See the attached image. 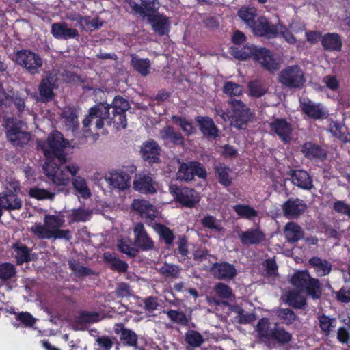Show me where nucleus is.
<instances>
[{"label":"nucleus","instance_id":"obj_25","mask_svg":"<svg viewBox=\"0 0 350 350\" xmlns=\"http://www.w3.org/2000/svg\"><path fill=\"white\" fill-rule=\"evenodd\" d=\"M148 16V21L151 24L154 31L161 36L168 33L170 26V21L168 17L159 13Z\"/></svg>","mask_w":350,"mask_h":350},{"label":"nucleus","instance_id":"obj_3","mask_svg":"<svg viewBox=\"0 0 350 350\" xmlns=\"http://www.w3.org/2000/svg\"><path fill=\"white\" fill-rule=\"evenodd\" d=\"M291 284L300 292L312 299H319L322 295V286L317 278L311 277L308 271H298L291 279Z\"/></svg>","mask_w":350,"mask_h":350},{"label":"nucleus","instance_id":"obj_16","mask_svg":"<svg viewBox=\"0 0 350 350\" xmlns=\"http://www.w3.org/2000/svg\"><path fill=\"white\" fill-rule=\"evenodd\" d=\"M306 208V204L299 198H290L282 206L284 216L288 219L299 218Z\"/></svg>","mask_w":350,"mask_h":350},{"label":"nucleus","instance_id":"obj_20","mask_svg":"<svg viewBox=\"0 0 350 350\" xmlns=\"http://www.w3.org/2000/svg\"><path fill=\"white\" fill-rule=\"evenodd\" d=\"M133 189L144 194L154 193L157 191L152 174H137L133 181Z\"/></svg>","mask_w":350,"mask_h":350},{"label":"nucleus","instance_id":"obj_47","mask_svg":"<svg viewBox=\"0 0 350 350\" xmlns=\"http://www.w3.org/2000/svg\"><path fill=\"white\" fill-rule=\"evenodd\" d=\"M233 210L241 218L252 219L258 216V211L248 204H236L233 206Z\"/></svg>","mask_w":350,"mask_h":350},{"label":"nucleus","instance_id":"obj_49","mask_svg":"<svg viewBox=\"0 0 350 350\" xmlns=\"http://www.w3.org/2000/svg\"><path fill=\"white\" fill-rule=\"evenodd\" d=\"M299 293V291H291L287 295L286 303L288 306L296 309H301L306 305V299Z\"/></svg>","mask_w":350,"mask_h":350},{"label":"nucleus","instance_id":"obj_59","mask_svg":"<svg viewBox=\"0 0 350 350\" xmlns=\"http://www.w3.org/2000/svg\"><path fill=\"white\" fill-rule=\"evenodd\" d=\"M347 128L337 121H332L329 125V132L333 136L341 139L345 140L346 139L345 133Z\"/></svg>","mask_w":350,"mask_h":350},{"label":"nucleus","instance_id":"obj_40","mask_svg":"<svg viewBox=\"0 0 350 350\" xmlns=\"http://www.w3.org/2000/svg\"><path fill=\"white\" fill-rule=\"evenodd\" d=\"M161 138L164 140L170 139L174 144L183 146L185 139L179 132L174 131L173 127L170 126H165L160 132Z\"/></svg>","mask_w":350,"mask_h":350},{"label":"nucleus","instance_id":"obj_18","mask_svg":"<svg viewBox=\"0 0 350 350\" xmlns=\"http://www.w3.org/2000/svg\"><path fill=\"white\" fill-rule=\"evenodd\" d=\"M195 120L204 137L211 139H215L219 137V130L211 118L198 116L196 117Z\"/></svg>","mask_w":350,"mask_h":350},{"label":"nucleus","instance_id":"obj_32","mask_svg":"<svg viewBox=\"0 0 350 350\" xmlns=\"http://www.w3.org/2000/svg\"><path fill=\"white\" fill-rule=\"evenodd\" d=\"M6 97V107H8L10 101L14 105L19 113H23L25 109L27 96L19 92H14L12 89L8 90Z\"/></svg>","mask_w":350,"mask_h":350},{"label":"nucleus","instance_id":"obj_36","mask_svg":"<svg viewBox=\"0 0 350 350\" xmlns=\"http://www.w3.org/2000/svg\"><path fill=\"white\" fill-rule=\"evenodd\" d=\"M105 261L109 264V268L112 271L119 273H125L127 271L129 265L125 261L120 260L113 254L105 252L103 255Z\"/></svg>","mask_w":350,"mask_h":350},{"label":"nucleus","instance_id":"obj_38","mask_svg":"<svg viewBox=\"0 0 350 350\" xmlns=\"http://www.w3.org/2000/svg\"><path fill=\"white\" fill-rule=\"evenodd\" d=\"M317 319L321 332L326 336H329L332 331L336 326V319L335 317H330L323 313L319 314Z\"/></svg>","mask_w":350,"mask_h":350},{"label":"nucleus","instance_id":"obj_6","mask_svg":"<svg viewBox=\"0 0 350 350\" xmlns=\"http://www.w3.org/2000/svg\"><path fill=\"white\" fill-rule=\"evenodd\" d=\"M196 176L200 179H206L207 172L202 163L196 161L181 162L176 174V179L185 182H191Z\"/></svg>","mask_w":350,"mask_h":350},{"label":"nucleus","instance_id":"obj_58","mask_svg":"<svg viewBox=\"0 0 350 350\" xmlns=\"http://www.w3.org/2000/svg\"><path fill=\"white\" fill-rule=\"evenodd\" d=\"M178 239L177 252L180 255V257L178 258V261L183 262L189 254L188 239L185 235L178 236Z\"/></svg>","mask_w":350,"mask_h":350},{"label":"nucleus","instance_id":"obj_35","mask_svg":"<svg viewBox=\"0 0 350 350\" xmlns=\"http://www.w3.org/2000/svg\"><path fill=\"white\" fill-rule=\"evenodd\" d=\"M214 169L219 183L225 187H230L232 183V178L230 176L231 169L224 163H218Z\"/></svg>","mask_w":350,"mask_h":350},{"label":"nucleus","instance_id":"obj_61","mask_svg":"<svg viewBox=\"0 0 350 350\" xmlns=\"http://www.w3.org/2000/svg\"><path fill=\"white\" fill-rule=\"evenodd\" d=\"M89 213L82 208L72 210V213L68 215L70 222L86 221L90 218Z\"/></svg>","mask_w":350,"mask_h":350},{"label":"nucleus","instance_id":"obj_62","mask_svg":"<svg viewBox=\"0 0 350 350\" xmlns=\"http://www.w3.org/2000/svg\"><path fill=\"white\" fill-rule=\"evenodd\" d=\"M144 308L148 313H152L159 309L160 304L157 297L148 296L143 299Z\"/></svg>","mask_w":350,"mask_h":350},{"label":"nucleus","instance_id":"obj_17","mask_svg":"<svg viewBox=\"0 0 350 350\" xmlns=\"http://www.w3.org/2000/svg\"><path fill=\"white\" fill-rule=\"evenodd\" d=\"M115 328L116 334H120V340L124 346L133 347L136 350H146L144 347L138 345V335L132 329L124 327L122 324H118Z\"/></svg>","mask_w":350,"mask_h":350},{"label":"nucleus","instance_id":"obj_63","mask_svg":"<svg viewBox=\"0 0 350 350\" xmlns=\"http://www.w3.org/2000/svg\"><path fill=\"white\" fill-rule=\"evenodd\" d=\"M16 319L25 327H31L36 323V319L28 312H21L16 314Z\"/></svg>","mask_w":350,"mask_h":350},{"label":"nucleus","instance_id":"obj_64","mask_svg":"<svg viewBox=\"0 0 350 350\" xmlns=\"http://www.w3.org/2000/svg\"><path fill=\"white\" fill-rule=\"evenodd\" d=\"M333 210L340 215H344L350 218V204L342 200H336L333 204Z\"/></svg>","mask_w":350,"mask_h":350},{"label":"nucleus","instance_id":"obj_46","mask_svg":"<svg viewBox=\"0 0 350 350\" xmlns=\"http://www.w3.org/2000/svg\"><path fill=\"white\" fill-rule=\"evenodd\" d=\"M249 94L255 98H260L264 96L267 92V88L260 80H252L247 84Z\"/></svg>","mask_w":350,"mask_h":350},{"label":"nucleus","instance_id":"obj_26","mask_svg":"<svg viewBox=\"0 0 350 350\" xmlns=\"http://www.w3.org/2000/svg\"><path fill=\"white\" fill-rule=\"evenodd\" d=\"M243 245H258L265 239V234L259 228L249 229L239 234Z\"/></svg>","mask_w":350,"mask_h":350},{"label":"nucleus","instance_id":"obj_15","mask_svg":"<svg viewBox=\"0 0 350 350\" xmlns=\"http://www.w3.org/2000/svg\"><path fill=\"white\" fill-rule=\"evenodd\" d=\"M161 148L158 143L150 139L144 142L140 148V154L142 159L150 164L160 163Z\"/></svg>","mask_w":350,"mask_h":350},{"label":"nucleus","instance_id":"obj_50","mask_svg":"<svg viewBox=\"0 0 350 350\" xmlns=\"http://www.w3.org/2000/svg\"><path fill=\"white\" fill-rule=\"evenodd\" d=\"M181 268L176 265L165 262L160 267L159 273L165 278H178L180 273Z\"/></svg>","mask_w":350,"mask_h":350},{"label":"nucleus","instance_id":"obj_5","mask_svg":"<svg viewBox=\"0 0 350 350\" xmlns=\"http://www.w3.org/2000/svg\"><path fill=\"white\" fill-rule=\"evenodd\" d=\"M15 62L32 75H38L43 66L41 57L29 49H21L15 54Z\"/></svg>","mask_w":350,"mask_h":350},{"label":"nucleus","instance_id":"obj_14","mask_svg":"<svg viewBox=\"0 0 350 350\" xmlns=\"http://www.w3.org/2000/svg\"><path fill=\"white\" fill-rule=\"evenodd\" d=\"M134 245L142 251L151 250L154 248V243L146 232L142 223L134 226Z\"/></svg>","mask_w":350,"mask_h":350},{"label":"nucleus","instance_id":"obj_10","mask_svg":"<svg viewBox=\"0 0 350 350\" xmlns=\"http://www.w3.org/2000/svg\"><path fill=\"white\" fill-rule=\"evenodd\" d=\"M228 103L233 111V126L239 129H245L250 120V109L241 100L230 98Z\"/></svg>","mask_w":350,"mask_h":350},{"label":"nucleus","instance_id":"obj_28","mask_svg":"<svg viewBox=\"0 0 350 350\" xmlns=\"http://www.w3.org/2000/svg\"><path fill=\"white\" fill-rule=\"evenodd\" d=\"M321 45L326 51H340L342 46L341 36L336 33H326L321 39Z\"/></svg>","mask_w":350,"mask_h":350},{"label":"nucleus","instance_id":"obj_54","mask_svg":"<svg viewBox=\"0 0 350 350\" xmlns=\"http://www.w3.org/2000/svg\"><path fill=\"white\" fill-rule=\"evenodd\" d=\"M72 185L74 189L84 198L90 196V191L88 187L86 180L83 178L76 176L72 180Z\"/></svg>","mask_w":350,"mask_h":350},{"label":"nucleus","instance_id":"obj_29","mask_svg":"<svg viewBox=\"0 0 350 350\" xmlns=\"http://www.w3.org/2000/svg\"><path fill=\"white\" fill-rule=\"evenodd\" d=\"M284 235L288 243H295L303 239L304 231L297 224L289 221L284 226Z\"/></svg>","mask_w":350,"mask_h":350},{"label":"nucleus","instance_id":"obj_31","mask_svg":"<svg viewBox=\"0 0 350 350\" xmlns=\"http://www.w3.org/2000/svg\"><path fill=\"white\" fill-rule=\"evenodd\" d=\"M55 80L54 76L48 75L42 79L39 85V94L46 101L51 100L55 95L53 90L55 88Z\"/></svg>","mask_w":350,"mask_h":350},{"label":"nucleus","instance_id":"obj_1","mask_svg":"<svg viewBox=\"0 0 350 350\" xmlns=\"http://www.w3.org/2000/svg\"><path fill=\"white\" fill-rule=\"evenodd\" d=\"M68 141L64 138L62 133L54 131L49 134L46 141L38 140L37 149L42 151L46 161L43 170L46 176L57 186H66L70 183L69 174L75 176L79 170L77 165H60L66 161L65 148Z\"/></svg>","mask_w":350,"mask_h":350},{"label":"nucleus","instance_id":"obj_22","mask_svg":"<svg viewBox=\"0 0 350 350\" xmlns=\"http://www.w3.org/2000/svg\"><path fill=\"white\" fill-rule=\"evenodd\" d=\"M300 151L304 157L310 160L324 161L327 159L326 151L319 145L312 142H306L300 147Z\"/></svg>","mask_w":350,"mask_h":350},{"label":"nucleus","instance_id":"obj_45","mask_svg":"<svg viewBox=\"0 0 350 350\" xmlns=\"http://www.w3.org/2000/svg\"><path fill=\"white\" fill-rule=\"evenodd\" d=\"M272 329L270 328V321L266 317L261 318L258 321L256 328L259 338L267 340H270Z\"/></svg>","mask_w":350,"mask_h":350},{"label":"nucleus","instance_id":"obj_55","mask_svg":"<svg viewBox=\"0 0 350 350\" xmlns=\"http://www.w3.org/2000/svg\"><path fill=\"white\" fill-rule=\"evenodd\" d=\"M29 195L31 198H35L38 200H53L55 196L54 193H52L47 189L38 187L31 188L29 190Z\"/></svg>","mask_w":350,"mask_h":350},{"label":"nucleus","instance_id":"obj_41","mask_svg":"<svg viewBox=\"0 0 350 350\" xmlns=\"http://www.w3.org/2000/svg\"><path fill=\"white\" fill-rule=\"evenodd\" d=\"M165 313L172 322L182 326H189L191 321V315L187 316L183 311L172 309L168 310Z\"/></svg>","mask_w":350,"mask_h":350},{"label":"nucleus","instance_id":"obj_37","mask_svg":"<svg viewBox=\"0 0 350 350\" xmlns=\"http://www.w3.org/2000/svg\"><path fill=\"white\" fill-rule=\"evenodd\" d=\"M62 118L65 120L66 126L72 131L79 127L78 111L74 107H66L62 111Z\"/></svg>","mask_w":350,"mask_h":350},{"label":"nucleus","instance_id":"obj_21","mask_svg":"<svg viewBox=\"0 0 350 350\" xmlns=\"http://www.w3.org/2000/svg\"><path fill=\"white\" fill-rule=\"evenodd\" d=\"M291 182L297 187L310 191L314 188L312 179L310 174L303 170H291L288 172Z\"/></svg>","mask_w":350,"mask_h":350},{"label":"nucleus","instance_id":"obj_57","mask_svg":"<svg viewBox=\"0 0 350 350\" xmlns=\"http://www.w3.org/2000/svg\"><path fill=\"white\" fill-rule=\"evenodd\" d=\"M64 216L54 215H46L44 218V223L50 230L60 228L64 224Z\"/></svg>","mask_w":350,"mask_h":350},{"label":"nucleus","instance_id":"obj_23","mask_svg":"<svg viewBox=\"0 0 350 350\" xmlns=\"http://www.w3.org/2000/svg\"><path fill=\"white\" fill-rule=\"evenodd\" d=\"M51 33L58 40H68L79 36V32L73 28H68L66 22L55 23L51 25Z\"/></svg>","mask_w":350,"mask_h":350},{"label":"nucleus","instance_id":"obj_13","mask_svg":"<svg viewBox=\"0 0 350 350\" xmlns=\"http://www.w3.org/2000/svg\"><path fill=\"white\" fill-rule=\"evenodd\" d=\"M250 29L255 36L267 39L275 38L279 33L277 25L271 24L265 16L259 17Z\"/></svg>","mask_w":350,"mask_h":350},{"label":"nucleus","instance_id":"obj_42","mask_svg":"<svg viewBox=\"0 0 350 350\" xmlns=\"http://www.w3.org/2000/svg\"><path fill=\"white\" fill-rule=\"evenodd\" d=\"M69 268L73 271L75 276L77 278H81L88 275H93L95 274V271L87 267L81 265L79 262L72 258L68 261Z\"/></svg>","mask_w":350,"mask_h":350},{"label":"nucleus","instance_id":"obj_9","mask_svg":"<svg viewBox=\"0 0 350 350\" xmlns=\"http://www.w3.org/2000/svg\"><path fill=\"white\" fill-rule=\"evenodd\" d=\"M136 170L137 167L133 163L123 165L122 168L111 173L109 178L111 185L121 190L129 188L132 175L136 172Z\"/></svg>","mask_w":350,"mask_h":350},{"label":"nucleus","instance_id":"obj_4","mask_svg":"<svg viewBox=\"0 0 350 350\" xmlns=\"http://www.w3.org/2000/svg\"><path fill=\"white\" fill-rule=\"evenodd\" d=\"M22 122L14 117L5 119L3 126L5 128L7 139L13 145L23 147L31 139V134L21 128Z\"/></svg>","mask_w":350,"mask_h":350},{"label":"nucleus","instance_id":"obj_30","mask_svg":"<svg viewBox=\"0 0 350 350\" xmlns=\"http://www.w3.org/2000/svg\"><path fill=\"white\" fill-rule=\"evenodd\" d=\"M257 46L254 44L248 43L243 45L242 47L232 46L230 47V54L236 59L244 61L250 58H254V53L256 51Z\"/></svg>","mask_w":350,"mask_h":350},{"label":"nucleus","instance_id":"obj_2","mask_svg":"<svg viewBox=\"0 0 350 350\" xmlns=\"http://www.w3.org/2000/svg\"><path fill=\"white\" fill-rule=\"evenodd\" d=\"M129 108V101L121 96H116L111 105L100 103L94 105L90 109L88 115L83 120L84 131L90 130L93 122L96 129H102L105 121L107 125H113L116 129H126V112Z\"/></svg>","mask_w":350,"mask_h":350},{"label":"nucleus","instance_id":"obj_43","mask_svg":"<svg viewBox=\"0 0 350 350\" xmlns=\"http://www.w3.org/2000/svg\"><path fill=\"white\" fill-rule=\"evenodd\" d=\"M292 338L291 334L284 328L275 327L272 329L270 340L275 341L280 345H286L291 341Z\"/></svg>","mask_w":350,"mask_h":350},{"label":"nucleus","instance_id":"obj_33","mask_svg":"<svg viewBox=\"0 0 350 350\" xmlns=\"http://www.w3.org/2000/svg\"><path fill=\"white\" fill-rule=\"evenodd\" d=\"M12 247L15 252V258L17 265H21L25 262L31 260L30 256L31 249L29 248L26 245L21 242H16L12 244Z\"/></svg>","mask_w":350,"mask_h":350},{"label":"nucleus","instance_id":"obj_56","mask_svg":"<svg viewBox=\"0 0 350 350\" xmlns=\"http://www.w3.org/2000/svg\"><path fill=\"white\" fill-rule=\"evenodd\" d=\"M172 120L176 124L180 126L186 135H191L195 133V128L192 123L185 118L175 115L172 117Z\"/></svg>","mask_w":350,"mask_h":350},{"label":"nucleus","instance_id":"obj_8","mask_svg":"<svg viewBox=\"0 0 350 350\" xmlns=\"http://www.w3.org/2000/svg\"><path fill=\"white\" fill-rule=\"evenodd\" d=\"M169 191L174 199L185 207L193 208L200 201V197L194 189L171 185Z\"/></svg>","mask_w":350,"mask_h":350},{"label":"nucleus","instance_id":"obj_19","mask_svg":"<svg viewBox=\"0 0 350 350\" xmlns=\"http://www.w3.org/2000/svg\"><path fill=\"white\" fill-rule=\"evenodd\" d=\"M211 271L215 278L219 280H232L237 274L234 265L228 262H215L211 268Z\"/></svg>","mask_w":350,"mask_h":350},{"label":"nucleus","instance_id":"obj_27","mask_svg":"<svg viewBox=\"0 0 350 350\" xmlns=\"http://www.w3.org/2000/svg\"><path fill=\"white\" fill-rule=\"evenodd\" d=\"M301 110L303 113L314 120H322L327 118V113L321 107L320 103L315 104L311 100L301 103Z\"/></svg>","mask_w":350,"mask_h":350},{"label":"nucleus","instance_id":"obj_34","mask_svg":"<svg viewBox=\"0 0 350 350\" xmlns=\"http://www.w3.org/2000/svg\"><path fill=\"white\" fill-rule=\"evenodd\" d=\"M309 265L314 268V271L317 276L323 277L328 275L332 270V265L325 260H322L319 257H312L308 260Z\"/></svg>","mask_w":350,"mask_h":350},{"label":"nucleus","instance_id":"obj_48","mask_svg":"<svg viewBox=\"0 0 350 350\" xmlns=\"http://www.w3.org/2000/svg\"><path fill=\"white\" fill-rule=\"evenodd\" d=\"M185 341L190 347H200L204 342V339L199 332L189 329L185 334Z\"/></svg>","mask_w":350,"mask_h":350},{"label":"nucleus","instance_id":"obj_44","mask_svg":"<svg viewBox=\"0 0 350 350\" xmlns=\"http://www.w3.org/2000/svg\"><path fill=\"white\" fill-rule=\"evenodd\" d=\"M156 230L160 237L166 245H172L175 239V234L172 230L162 224H156Z\"/></svg>","mask_w":350,"mask_h":350},{"label":"nucleus","instance_id":"obj_53","mask_svg":"<svg viewBox=\"0 0 350 350\" xmlns=\"http://www.w3.org/2000/svg\"><path fill=\"white\" fill-rule=\"evenodd\" d=\"M16 269L15 266L10 262H3L0 264V279L2 281H8L15 277Z\"/></svg>","mask_w":350,"mask_h":350},{"label":"nucleus","instance_id":"obj_52","mask_svg":"<svg viewBox=\"0 0 350 350\" xmlns=\"http://www.w3.org/2000/svg\"><path fill=\"white\" fill-rule=\"evenodd\" d=\"M31 232L40 239L52 238V230L49 229L45 224L36 223L31 228Z\"/></svg>","mask_w":350,"mask_h":350},{"label":"nucleus","instance_id":"obj_24","mask_svg":"<svg viewBox=\"0 0 350 350\" xmlns=\"http://www.w3.org/2000/svg\"><path fill=\"white\" fill-rule=\"evenodd\" d=\"M0 206L2 211L19 210L22 207V200L16 193L7 190L0 193Z\"/></svg>","mask_w":350,"mask_h":350},{"label":"nucleus","instance_id":"obj_11","mask_svg":"<svg viewBox=\"0 0 350 350\" xmlns=\"http://www.w3.org/2000/svg\"><path fill=\"white\" fill-rule=\"evenodd\" d=\"M270 131L275 135L284 144H289L292 140L293 127L284 118H273L269 122Z\"/></svg>","mask_w":350,"mask_h":350},{"label":"nucleus","instance_id":"obj_7","mask_svg":"<svg viewBox=\"0 0 350 350\" xmlns=\"http://www.w3.org/2000/svg\"><path fill=\"white\" fill-rule=\"evenodd\" d=\"M278 80L283 85L289 88H301L306 80L304 74L298 65H292L283 69Z\"/></svg>","mask_w":350,"mask_h":350},{"label":"nucleus","instance_id":"obj_12","mask_svg":"<svg viewBox=\"0 0 350 350\" xmlns=\"http://www.w3.org/2000/svg\"><path fill=\"white\" fill-rule=\"evenodd\" d=\"M253 59L258 62L265 70L274 73L280 68L273 53L265 47H257Z\"/></svg>","mask_w":350,"mask_h":350},{"label":"nucleus","instance_id":"obj_39","mask_svg":"<svg viewBox=\"0 0 350 350\" xmlns=\"http://www.w3.org/2000/svg\"><path fill=\"white\" fill-rule=\"evenodd\" d=\"M131 64L137 72L142 76H146L149 74L150 61L148 58H140L136 55H131Z\"/></svg>","mask_w":350,"mask_h":350},{"label":"nucleus","instance_id":"obj_51","mask_svg":"<svg viewBox=\"0 0 350 350\" xmlns=\"http://www.w3.org/2000/svg\"><path fill=\"white\" fill-rule=\"evenodd\" d=\"M256 10L250 8H241L238 11V16L251 28L256 20Z\"/></svg>","mask_w":350,"mask_h":350},{"label":"nucleus","instance_id":"obj_60","mask_svg":"<svg viewBox=\"0 0 350 350\" xmlns=\"http://www.w3.org/2000/svg\"><path fill=\"white\" fill-rule=\"evenodd\" d=\"M223 92L231 97L237 96L242 94L243 87L236 83L227 81L224 85Z\"/></svg>","mask_w":350,"mask_h":350}]
</instances>
